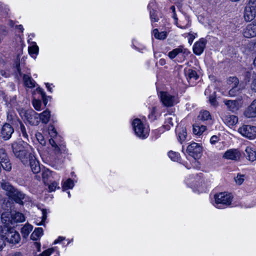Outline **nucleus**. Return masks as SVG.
Masks as SVG:
<instances>
[{"label": "nucleus", "instance_id": "1", "mask_svg": "<svg viewBox=\"0 0 256 256\" xmlns=\"http://www.w3.org/2000/svg\"><path fill=\"white\" fill-rule=\"evenodd\" d=\"M0 186L6 192V195L8 197L7 207L10 208V212L3 213L2 214V221L4 224H6L8 227L4 230L6 234V238L8 242H14L12 239L16 233L15 224L16 223V210L14 202H16V189L8 182L4 180L0 181Z\"/></svg>", "mask_w": 256, "mask_h": 256}, {"label": "nucleus", "instance_id": "2", "mask_svg": "<svg viewBox=\"0 0 256 256\" xmlns=\"http://www.w3.org/2000/svg\"><path fill=\"white\" fill-rule=\"evenodd\" d=\"M214 206L218 208H223L230 206L232 201V196L230 194L224 192L214 195Z\"/></svg>", "mask_w": 256, "mask_h": 256}, {"label": "nucleus", "instance_id": "3", "mask_svg": "<svg viewBox=\"0 0 256 256\" xmlns=\"http://www.w3.org/2000/svg\"><path fill=\"white\" fill-rule=\"evenodd\" d=\"M20 117L32 126H38L40 123V116L32 110H22L19 112Z\"/></svg>", "mask_w": 256, "mask_h": 256}, {"label": "nucleus", "instance_id": "4", "mask_svg": "<svg viewBox=\"0 0 256 256\" xmlns=\"http://www.w3.org/2000/svg\"><path fill=\"white\" fill-rule=\"evenodd\" d=\"M132 126L136 134L141 138H146L149 134L150 130L146 124H144L138 118H136L132 122Z\"/></svg>", "mask_w": 256, "mask_h": 256}, {"label": "nucleus", "instance_id": "5", "mask_svg": "<svg viewBox=\"0 0 256 256\" xmlns=\"http://www.w3.org/2000/svg\"><path fill=\"white\" fill-rule=\"evenodd\" d=\"M227 84L230 88L228 92V94L230 96H236L242 89L241 85L239 84L238 79L235 76L228 78L227 80Z\"/></svg>", "mask_w": 256, "mask_h": 256}, {"label": "nucleus", "instance_id": "6", "mask_svg": "<svg viewBox=\"0 0 256 256\" xmlns=\"http://www.w3.org/2000/svg\"><path fill=\"white\" fill-rule=\"evenodd\" d=\"M244 18L247 22H250L256 16V0H250L245 8Z\"/></svg>", "mask_w": 256, "mask_h": 256}, {"label": "nucleus", "instance_id": "7", "mask_svg": "<svg viewBox=\"0 0 256 256\" xmlns=\"http://www.w3.org/2000/svg\"><path fill=\"white\" fill-rule=\"evenodd\" d=\"M158 96L162 104L166 107L172 106L178 102V98L168 92H161Z\"/></svg>", "mask_w": 256, "mask_h": 256}, {"label": "nucleus", "instance_id": "8", "mask_svg": "<svg viewBox=\"0 0 256 256\" xmlns=\"http://www.w3.org/2000/svg\"><path fill=\"white\" fill-rule=\"evenodd\" d=\"M238 132L243 136L250 140L256 138V126L251 125H242L238 129Z\"/></svg>", "mask_w": 256, "mask_h": 256}, {"label": "nucleus", "instance_id": "9", "mask_svg": "<svg viewBox=\"0 0 256 256\" xmlns=\"http://www.w3.org/2000/svg\"><path fill=\"white\" fill-rule=\"evenodd\" d=\"M17 71H18L20 76L23 75V80L24 85L30 88H34L36 86V82L32 78L30 74L28 75L23 74L24 72L29 73L30 70L28 69L26 70L25 68L22 71V68H19V66H17Z\"/></svg>", "mask_w": 256, "mask_h": 256}, {"label": "nucleus", "instance_id": "10", "mask_svg": "<svg viewBox=\"0 0 256 256\" xmlns=\"http://www.w3.org/2000/svg\"><path fill=\"white\" fill-rule=\"evenodd\" d=\"M186 152L192 158H199L202 152V147L198 143L192 142L188 146Z\"/></svg>", "mask_w": 256, "mask_h": 256}, {"label": "nucleus", "instance_id": "11", "mask_svg": "<svg viewBox=\"0 0 256 256\" xmlns=\"http://www.w3.org/2000/svg\"><path fill=\"white\" fill-rule=\"evenodd\" d=\"M244 36L247 38H251L256 36V20L250 24L243 30Z\"/></svg>", "mask_w": 256, "mask_h": 256}, {"label": "nucleus", "instance_id": "12", "mask_svg": "<svg viewBox=\"0 0 256 256\" xmlns=\"http://www.w3.org/2000/svg\"><path fill=\"white\" fill-rule=\"evenodd\" d=\"M221 118L224 123L228 126H235L238 122V118L234 116L228 114H223Z\"/></svg>", "mask_w": 256, "mask_h": 256}, {"label": "nucleus", "instance_id": "13", "mask_svg": "<svg viewBox=\"0 0 256 256\" xmlns=\"http://www.w3.org/2000/svg\"><path fill=\"white\" fill-rule=\"evenodd\" d=\"M206 44V40L205 38H202L200 39L193 46L194 52L197 55L201 54L205 48Z\"/></svg>", "mask_w": 256, "mask_h": 256}, {"label": "nucleus", "instance_id": "14", "mask_svg": "<svg viewBox=\"0 0 256 256\" xmlns=\"http://www.w3.org/2000/svg\"><path fill=\"white\" fill-rule=\"evenodd\" d=\"M188 54L189 52L188 49L184 48L182 46H180L177 48H176L170 52L168 54V56L172 60L175 58L179 54H182V56H188Z\"/></svg>", "mask_w": 256, "mask_h": 256}, {"label": "nucleus", "instance_id": "15", "mask_svg": "<svg viewBox=\"0 0 256 256\" xmlns=\"http://www.w3.org/2000/svg\"><path fill=\"white\" fill-rule=\"evenodd\" d=\"M227 108L232 112H235L241 106V100H225L224 101Z\"/></svg>", "mask_w": 256, "mask_h": 256}, {"label": "nucleus", "instance_id": "16", "mask_svg": "<svg viewBox=\"0 0 256 256\" xmlns=\"http://www.w3.org/2000/svg\"><path fill=\"white\" fill-rule=\"evenodd\" d=\"M244 115L248 118L256 117V99L254 100L246 108L244 112Z\"/></svg>", "mask_w": 256, "mask_h": 256}, {"label": "nucleus", "instance_id": "17", "mask_svg": "<svg viewBox=\"0 0 256 256\" xmlns=\"http://www.w3.org/2000/svg\"><path fill=\"white\" fill-rule=\"evenodd\" d=\"M14 132V128L10 124H5L2 129V136L6 139H9Z\"/></svg>", "mask_w": 256, "mask_h": 256}, {"label": "nucleus", "instance_id": "18", "mask_svg": "<svg viewBox=\"0 0 256 256\" xmlns=\"http://www.w3.org/2000/svg\"><path fill=\"white\" fill-rule=\"evenodd\" d=\"M240 154L237 150L231 149L227 150L224 156L227 159L237 160L240 158Z\"/></svg>", "mask_w": 256, "mask_h": 256}, {"label": "nucleus", "instance_id": "19", "mask_svg": "<svg viewBox=\"0 0 256 256\" xmlns=\"http://www.w3.org/2000/svg\"><path fill=\"white\" fill-rule=\"evenodd\" d=\"M185 75L190 84L193 85L195 80H198V76L196 72L191 69H188L185 70Z\"/></svg>", "mask_w": 256, "mask_h": 256}, {"label": "nucleus", "instance_id": "20", "mask_svg": "<svg viewBox=\"0 0 256 256\" xmlns=\"http://www.w3.org/2000/svg\"><path fill=\"white\" fill-rule=\"evenodd\" d=\"M29 162L30 165L33 172L34 174L39 172L40 170V166L38 162L33 155H29Z\"/></svg>", "mask_w": 256, "mask_h": 256}, {"label": "nucleus", "instance_id": "21", "mask_svg": "<svg viewBox=\"0 0 256 256\" xmlns=\"http://www.w3.org/2000/svg\"><path fill=\"white\" fill-rule=\"evenodd\" d=\"M5 224V225L4 226V228H2V226L0 227V235H1V236L2 237V238H0V250H2V248L4 244V240L2 238H4L5 240H7V242H9L10 244H14L16 242V239L15 238V236H14V238H12V239L15 240H14L13 242H8V239L6 238V234L5 232H6V231L4 230V228H6L8 227V226H7L8 224ZM15 235H16V234Z\"/></svg>", "mask_w": 256, "mask_h": 256}, {"label": "nucleus", "instance_id": "22", "mask_svg": "<svg viewBox=\"0 0 256 256\" xmlns=\"http://www.w3.org/2000/svg\"><path fill=\"white\" fill-rule=\"evenodd\" d=\"M244 154L246 158L250 162L256 160V152L254 148L250 146L246 147Z\"/></svg>", "mask_w": 256, "mask_h": 256}, {"label": "nucleus", "instance_id": "23", "mask_svg": "<svg viewBox=\"0 0 256 256\" xmlns=\"http://www.w3.org/2000/svg\"><path fill=\"white\" fill-rule=\"evenodd\" d=\"M29 155L32 154H28L27 150L24 149L18 151V154H17V156L18 157L20 160L24 164H26L28 163V160H29Z\"/></svg>", "mask_w": 256, "mask_h": 256}, {"label": "nucleus", "instance_id": "24", "mask_svg": "<svg viewBox=\"0 0 256 256\" xmlns=\"http://www.w3.org/2000/svg\"><path fill=\"white\" fill-rule=\"evenodd\" d=\"M32 228V226L28 224H26L21 228L20 232L24 239L28 238Z\"/></svg>", "mask_w": 256, "mask_h": 256}, {"label": "nucleus", "instance_id": "25", "mask_svg": "<svg viewBox=\"0 0 256 256\" xmlns=\"http://www.w3.org/2000/svg\"><path fill=\"white\" fill-rule=\"evenodd\" d=\"M39 116L40 121L41 120L42 123L46 124L50 120V112L48 110H46L39 114Z\"/></svg>", "mask_w": 256, "mask_h": 256}, {"label": "nucleus", "instance_id": "26", "mask_svg": "<svg viewBox=\"0 0 256 256\" xmlns=\"http://www.w3.org/2000/svg\"><path fill=\"white\" fill-rule=\"evenodd\" d=\"M30 200L28 196L20 192L17 190V204H24L25 202Z\"/></svg>", "mask_w": 256, "mask_h": 256}, {"label": "nucleus", "instance_id": "27", "mask_svg": "<svg viewBox=\"0 0 256 256\" xmlns=\"http://www.w3.org/2000/svg\"><path fill=\"white\" fill-rule=\"evenodd\" d=\"M43 235V229L41 228H35L30 236V238L34 240H38Z\"/></svg>", "mask_w": 256, "mask_h": 256}, {"label": "nucleus", "instance_id": "28", "mask_svg": "<svg viewBox=\"0 0 256 256\" xmlns=\"http://www.w3.org/2000/svg\"><path fill=\"white\" fill-rule=\"evenodd\" d=\"M206 126L204 125L196 124L193 126V132L195 134L200 135L206 131Z\"/></svg>", "mask_w": 256, "mask_h": 256}, {"label": "nucleus", "instance_id": "29", "mask_svg": "<svg viewBox=\"0 0 256 256\" xmlns=\"http://www.w3.org/2000/svg\"><path fill=\"white\" fill-rule=\"evenodd\" d=\"M200 120L202 121H208L212 120V116L209 112L207 110H202L198 116Z\"/></svg>", "mask_w": 256, "mask_h": 256}, {"label": "nucleus", "instance_id": "30", "mask_svg": "<svg viewBox=\"0 0 256 256\" xmlns=\"http://www.w3.org/2000/svg\"><path fill=\"white\" fill-rule=\"evenodd\" d=\"M38 47L36 42H32V44L28 46V50L30 55L33 58H36L34 55L38 54Z\"/></svg>", "mask_w": 256, "mask_h": 256}, {"label": "nucleus", "instance_id": "31", "mask_svg": "<svg viewBox=\"0 0 256 256\" xmlns=\"http://www.w3.org/2000/svg\"><path fill=\"white\" fill-rule=\"evenodd\" d=\"M178 132L179 140L180 142L184 141L187 136L186 130L184 128H178L176 129Z\"/></svg>", "mask_w": 256, "mask_h": 256}, {"label": "nucleus", "instance_id": "32", "mask_svg": "<svg viewBox=\"0 0 256 256\" xmlns=\"http://www.w3.org/2000/svg\"><path fill=\"white\" fill-rule=\"evenodd\" d=\"M152 34L158 40H164L167 36V32H159L158 29L154 30Z\"/></svg>", "mask_w": 256, "mask_h": 256}, {"label": "nucleus", "instance_id": "33", "mask_svg": "<svg viewBox=\"0 0 256 256\" xmlns=\"http://www.w3.org/2000/svg\"><path fill=\"white\" fill-rule=\"evenodd\" d=\"M74 186V182L72 180L68 178L62 184L63 190H65L68 189H72Z\"/></svg>", "mask_w": 256, "mask_h": 256}, {"label": "nucleus", "instance_id": "34", "mask_svg": "<svg viewBox=\"0 0 256 256\" xmlns=\"http://www.w3.org/2000/svg\"><path fill=\"white\" fill-rule=\"evenodd\" d=\"M2 162H0L1 166L6 171H10L12 169V164L10 162L8 158L4 161L2 160Z\"/></svg>", "mask_w": 256, "mask_h": 256}, {"label": "nucleus", "instance_id": "35", "mask_svg": "<svg viewBox=\"0 0 256 256\" xmlns=\"http://www.w3.org/2000/svg\"><path fill=\"white\" fill-rule=\"evenodd\" d=\"M172 18L174 20V24L178 27L180 28L185 29V28H188L190 26V22H189V20H188V18H186V20L188 22L187 24L186 25H182V24L178 25V18L176 17V13L173 14Z\"/></svg>", "mask_w": 256, "mask_h": 256}, {"label": "nucleus", "instance_id": "36", "mask_svg": "<svg viewBox=\"0 0 256 256\" xmlns=\"http://www.w3.org/2000/svg\"><path fill=\"white\" fill-rule=\"evenodd\" d=\"M169 158L174 162H180V157L179 154L173 151H170L168 153Z\"/></svg>", "mask_w": 256, "mask_h": 256}, {"label": "nucleus", "instance_id": "37", "mask_svg": "<svg viewBox=\"0 0 256 256\" xmlns=\"http://www.w3.org/2000/svg\"><path fill=\"white\" fill-rule=\"evenodd\" d=\"M53 150L56 154H59L65 151L66 147L64 144L56 145L53 148Z\"/></svg>", "mask_w": 256, "mask_h": 256}, {"label": "nucleus", "instance_id": "38", "mask_svg": "<svg viewBox=\"0 0 256 256\" xmlns=\"http://www.w3.org/2000/svg\"><path fill=\"white\" fill-rule=\"evenodd\" d=\"M32 106L36 110L40 111L41 108L42 102L40 100L34 98L32 102Z\"/></svg>", "mask_w": 256, "mask_h": 256}, {"label": "nucleus", "instance_id": "39", "mask_svg": "<svg viewBox=\"0 0 256 256\" xmlns=\"http://www.w3.org/2000/svg\"><path fill=\"white\" fill-rule=\"evenodd\" d=\"M48 134L50 137L54 138L56 136L57 132L56 131V130L55 129V128L53 126H52V125L49 126L48 128Z\"/></svg>", "mask_w": 256, "mask_h": 256}, {"label": "nucleus", "instance_id": "40", "mask_svg": "<svg viewBox=\"0 0 256 256\" xmlns=\"http://www.w3.org/2000/svg\"><path fill=\"white\" fill-rule=\"evenodd\" d=\"M244 175L238 174L237 176L235 178V182H236L240 185L244 182Z\"/></svg>", "mask_w": 256, "mask_h": 256}, {"label": "nucleus", "instance_id": "41", "mask_svg": "<svg viewBox=\"0 0 256 256\" xmlns=\"http://www.w3.org/2000/svg\"><path fill=\"white\" fill-rule=\"evenodd\" d=\"M7 158H8V157L5 150L2 148H0V162H2V160L4 161L6 160Z\"/></svg>", "mask_w": 256, "mask_h": 256}, {"label": "nucleus", "instance_id": "42", "mask_svg": "<svg viewBox=\"0 0 256 256\" xmlns=\"http://www.w3.org/2000/svg\"><path fill=\"white\" fill-rule=\"evenodd\" d=\"M197 36L196 33H194L192 32H190L188 33V42L190 44L193 42L194 40Z\"/></svg>", "mask_w": 256, "mask_h": 256}, {"label": "nucleus", "instance_id": "43", "mask_svg": "<svg viewBox=\"0 0 256 256\" xmlns=\"http://www.w3.org/2000/svg\"><path fill=\"white\" fill-rule=\"evenodd\" d=\"M57 188H60V187L58 186V184L56 182H54L48 185L50 192L54 191Z\"/></svg>", "mask_w": 256, "mask_h": 256}, {"label": "nucleus", "instance_id": "44", "mask_svg": "<svg viewBox=\"0 0 256 256\" xmlns=\"http://www.w3.org/2000/svg\"><path fill=\"white\" fill-rule=\"evenodd\" d=\"M20 130L22 133V136L24 137V138L27 139L28 135L26 133V129L24 126L22 122H20Z\"/></svg>", "mask_w": 256, "mask_h": 256}, {"label": "nucleus", "instance_id": "45", "mask_svg": "<svg viewBox=\"0 0 256 256\" xmlns=\"http://www.w3.org/2000/svg\"><path fill=\"white\" fill-rule=\"evenodd\" d=\"M42 220L39 223L37 224L38 225H43L44 224V221L46 220V218H47L48 212H47L46 210H44V209H42Z\"/></svg>", "mask_w": 256, "mask_h": 256}, {"label": "nucleus", "instance_id": "46", "mask_svg": "<svg viewBox=\"0 0 256 256\" xmlns=\"http://www.w3.org/2000/svg\"><path fill=\"white\" fill-rule=\"evenodd\" d=\"M165 116L167 122L170 126H173V120H174L175 116L172 114H166Z\"/></svg>", "mask_w": 256, "mask_h": 256}, {"label": "nucleus", "instance_id": "47", "mask_svg": "<svg viewBox=\"0 0 256 256\" xmlns=\"http://www.w3.org/2000/svg\"><path fill=\"white\" fill-rule=\"evenodd\" d=\"M197 158H192V166L190 167L187 166L188 168H199L200 166V163L199 162L196 160Z\"/></svg>", "mask_w": 256, "mask_h": 256}, {"label": "nucleus", "instance_id": "48", "mask_svg": "<svg viewBox=\"0 0 256 256\" xmlns=\"http://www.w3.org/2000/svg\"><path fill=\"white\" fill-rule=\"evenodd\" d=\"M26 220L25 216L22 213L17 212V222H22Z\"/></svg>", "mask_w": 256, "mask_h": 256}, {"label": "nucleus", "instance_id": "49", "mask_svg": "<svg viewBox=\"0 0 256 256\" xmlns=\"http://www.w3.org/2000/svg\"><path fill=\"white\" fill-rule=\"evenodd\" d=\"M36 136L38 140L42 144H45V141L42 135L40 133L38 132L36 134Z\"/></svg>", "mask_w": 256, "mask_h": 256}, {"label": "nucleus", "instance_id": "50", "mask_svg": "<svg viewBox=\"0 0 256 256\" xmlns=\"http://www.w3.org/2000/svg\"><path fill=\"white\" fill-rule=\"evenodd\" d=\"M209 101H210V102L212 106H215L217 104L216 100L215 98L214 92H213L212 94V95L210 96Z\"/></svg>", "mask_w": 256, "mask_h": 256}, {"label": "nucleus", "instance_id": "51", "mask_svg": "<svg viewBox=\"0 0 256 256\" xmlns=\"http://www.w3.org/2000/svg\"><path fill=\"white\" fill-rule=\"evenodd\" d=\"M156 112V108H153L150 114L148 115V118L150 119H151L152 120H154L156 118V116L155 115Z\"/></svg>", "mask_w": 256, "mask_h": 256}, {"label": "nucleus", "instance_id": "52", "mask_svg": "<svg viewBox=\"0 0 256 256\" xmlns=\"http://www.w3.org/2000/svg\"><path fill=\"white\" fill-rule=\"evenodd\" d=\"M219 140L218 138L216 136H213L210 139V142L212 144H214Z\"/></svg>", "mask_w": 256, "mask_h": 256}, {"label": "nucleus", "instance_id": "53", "mask_svg": "<svg viewBox=\"0 0 256 256\" xmlns=\"http://www.w3.org/2000/svg\"><path fill=\"white\" fill-rule=\"evenodd\" d=\"M150 18L152 22H156L158 20V18L154 13H152V12H150Z\"/></svg>", "mask_w": 256, "mask_h": 256}, {"label": "nucleus", "instance_id": "54", "mask_svg": "<svg viewBox=\"0 0 256 256\" xmlns=\"http://www.w3.org/2000/svg\"><path fill=\"white\" fill-rule=\"evenodd\" d=\"M36 90L38 93L40 94L42 96V98H44L45 96H46L45 93L43 91L42 88H41L40 87L37 88L36 89Z\"/></svg>", "mask_w": 256, "mask_h": 256}, {"label": "nucleus", "instance_id": "55", "mask_svg": "<svg viewBox=\"0 0 256 256\" xmlns=\"http://www.w3.org/2000/svg\"><path fill=\"white\" fill-rule=\"evenodd\" d=\"M251 88L252 90L256 92V80L254 78L251 84Z\"/></svg>", "mask_w": 256, "mask_h": 256}, {"label": "nucleus", "instance_id": "56", "mask_svg": "<svg viewBox=\"0 0 256 256\" xmlns=\"http://www.w3.org/2000/svg\"><path fill=\"white\" fill-rule=\"evenodd\" d=\"M0 74L4 78H8L10 76L9 73L2 70H0Z\"/></svg>", "mask_w": 256, "mask_h": 256}, {"label": "nucleus", "instance_id": "57", "mask_svg": "<svg viewBox=\"0 0 256 256\" xmlns=\"http://www.w3.org/2000/svg\"><path fill=\"white\" fill-rule=\"evenodd\" d=\"M65 239L64 237L62 236H59L58 239L56 240L54 242V244H56L58 243H59L61 242L62 241L64 240Z\"/></svg>", "mask_w": 256, "mask_h": 256}, {"label": "nucleus", "instance_id": "58", "mask_svg": "<svg viewBox=\"0 0 256 256\" xmlns=\"http://www.w3.org/2000/svg\"><path fill=\"white\" fill-rule=\"evenodd\" d=\"M211 93V88L210 86H208V88L205 90V92H204V94L206 96H210V95H212L210 94Z\"/></svg>", "mask_w": 256, "mask_h": 256}, {"label": "nucleus", "instance_id": "59", "mask_svg": "<svg viewBox=\"0 0 256 256\" xmlns=\"http://www.w3.org/2000/svg\"><path fill=\"white\" fill-rule=\"evenodd\" d=\"M50 144H51L52 148L56 146V144L54 140L52 138H50L49 140Z\"/></svg>", "mask_w": 256, "mask_h": 256}, {"label": "nucleus", "instance_id": "60", "mask_svg": "<svg viewBox=\"0 0 256 256\" xmlns=\"http://www.w3.org/2000/svg\"><path fill=\"white\" fill-rule=\"evenodd\" d=\"M34 244L36 248H37L38 251L40 252V244L38 242H35Z\"/></svg>", "mask_w": 256, "mask_h": 256}, {"label": "nucleus", "instance_id": "61", "mask_svg": "<svg viewBox=\"0 0 256 256\" xmlns=\"http://www.w3.org/2000/svg\"><path fill=\"white\" fill-rule=\"evenodd\" d=\"M166 60H165L163 59V58H162L159 61V64L161 65V66H164L166 64Z\"/></svg>", "mask_w": 256, "mask_h": 256}, {"label": "nucleus", "instance_id": "62", "mask_svg": "<svg viewBox=\"0 0 256 256\" xmlns=\"http://www.w3.org/2000/svg\"><path fill=\"white\" fill-rule=\"evenodd\" d=\"M0 32H2L4 35H6L8 32L7 30H6L4 28H2L1 30H0Z\"/></svg>", "mask_w": 256, "mask_h": 256}, {"label": "nucleus", "instance_id": "63", "mask_svg": "<svg viewBox=\"0 0 256 256\" xmlns=\"http://www.w3.org/2000/svg\"><path fill=\"white\" fill-rule=\"evenodd\" d=\"M46 86L48 88V90H49L50 92H52V88L50 86V84L48 83L46 84Z\"/></svg>", "mask_w": 256, "mask_h": 256}, {"label": "nucleus", "instance_id": "64", "mask_svg": "<svg viewBox=\"0 0 256 256\" xmlns=\"http://www.w3.org/2000/svg\"><path fill=\"white\" fill-rule=\"evenodd\" d=\"M18 29L21 32H23L24 28L22 25L17 26V30Z\"/></svg>", "mask_w": 256, "mask_h": 256}]
</instances>
